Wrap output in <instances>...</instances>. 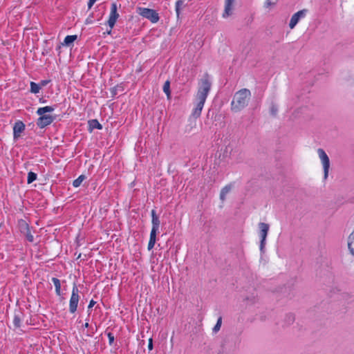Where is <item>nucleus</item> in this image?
I'll return each instance as SVG.
<instances>
[{"mask_svg": "<svg viewBox=\"0 0 354 354\" xmlns=\"http://www.w3.org/2000/svg\"><path fill=\"white\" fill-rule=\"evenodd\" d=\"M210 88L211 82L208 78L204 77L200 80L198 91L195 97L196 106L192 113L194 118H198L201 115Z\"/></svg>", "mask_w": 354, "mask_h": 354, "instance_id": "nucleus-1", "label": "nucleus"}, {"mask_svg": "<svg viewBox=\"0 0 354 354\" xmlns=\"http://www.w3.org/2000/svg\"><path fill=\"white\" fill-rule=\"evenodd\" d=\"M251 96L250 90L243 88L237 91L231 103L232 110L237 112L244 109L248 104Z\"/></svg>", "mask_w": 354, "mask_h": 354, "instance_id": "nucleus-2", "label": "nucleus"}, {"mask_svg": "<svg viewBox=\"0 0 354 354\" xmlns=\"http://www.w3.org/2000/svg\"><path fill=\"white\" fill-rule=\"evenodd\" d=\"M55 109L50 106L40 107L37 109V113L40 115L37 122V124L39 127L44 128L53 122L54 118L50 115H46L45 113H51Z\"/></svg>", "mask_w": 354, "mask_h": 354, "instance_id": "nucleus-3", "label": "nucleus"}, {"mask_svg": "<svg viewBox=\"0 0 354 354\" xmlns=\"http://www.w3.org/2000/svg\"><path fill=\"white\" fill-rule=\"evenodd\" d=\"M137 12L153 24L157 23L160 19L158 13L153 9L140 7L138 8Z\"/></svg>", "mask_w": 354, "mask_h": 354, "instance_id": "nucleus-4", "label": "nucleus"}, {"mask_svg": "<svg viewBox=\"0 0 354 354\" xmlns=\"http://www.w3.org/2000/svg\"><path fill=\"white\" fill-rule=\"evenodd\" d=\"M152 227L150 233V239L148 243V250H151L156 241V234L158 232L160 221L158 217L152 218L151 220Z\"/></svg>", "mask_w": 354, "mask_h": 354, "instance_id": "nucleus-5", "label": "nucleus"}, {"mask_svg": "<svg viewBox=\"0 0 354 354\" xmlns=\"http://www.w3.org/2000/svg\"><path fill=\"white\" fill-rule=\"evenodd\" d=\"M319 158L321 161L322 165L324 169V178L326 179L328 176L329 169H330V160L325 152V151L321 148H319L317 150Z\"/></svg>", "mask_w": 354, "mask_h": 354, "instance_id": "nucleus-6", "label": "nucleus"}, {"mask_svg": "<svg viewBox=\"0 0 354 354\" xmlns=\"http://www.w3.org/2000/svg\"><path fill=\"white\" fill-rule=\"evenodd\" d=\"M79 300V290L77 286L74 285L72 289V294L69 301V310L71 313H74L77 310Z\"/></svg>", "mask_w": 354, "mask_h": 354, "instance_id": "nucleus-7", "label": "nucleus"}, {"mask_svg": "<svg viewBox=\"0 0 354 354\" xmlns=\"http://www.w3.org/2000/svg\"><path fill=\"white\" fill-rule=\"evenodd\" d=\"M119 14L118 12V7L115 3H113L111 6V10L109 14V17L108 19V25L110 27V30L108 31V34H111V29L114 27L116 21L119 18Z\"/></svg>", "mask_w": 354, "mask_h": 354, "instance_id": "nucleus-8", "label": "nucleus"}, {"mask_svg": "<svg viewBox=\"0 0 354 354\" xmlns=\"http://www.w3.org/2000/svg\"><path fill=\"white\" fill-rule=\"evenodd\" d=\"M307 12H308V10L306 9H303V10H299L298 12H295L291 17V19L289 22V28L290 29L295 28V27L299 22V21L301 20L302 19L305 18Z\"/></svg>", "mask_w": 354, "mask_h": 354, "instance_id": "nucleus-9", "label": "nucleus"}, {"mask_svg": "<svg viewBox=\"0 0 354 354\" xmlns=\"http://www.w3.org/2000/svg\"><path fill=\"white\" fill-rule=\"evenodd\" d=\"M259 227L260 230L259 234L261 237V249H262L265 245L270 226L266 223H259Z\"/></svg>", "mask_w": 354, "mask_h": 354, "instance_id": "nucleus-10", "label": "nucleus"}, {"mask_svg": "<svg viewBox=\"0 0 354 354\" xmlns=\"http://www.w3.org/2000/svg\"><path fill=\"white\" fill-rule=\"evenodd\" d=\"M25 129V124L21 121H17L13 127V136L15 139L20 137L21 133Z\"/></svg>", "mask_w": 354, "mask_h": 354, "instance_id": "nucleus-11", "label": "nucleus"}, {"mask_svg": "<svg viewBox=\"0 0 354 354\" xmlns=\"http://www.w3.org/2000/svg\"><path fill=\"white\" fill-rule=\"evenodd\" d=\"M347 248L349 254L354 257V227L346 239Z\"/></svg>", "mask_w": 354, "mask_h": 354, "instance_id": "nucleus-12", "label": "nucleus"}, {"mask_svg": "<svg viewBox=\"0 0 354 354\" xmlns=\"http://www.w3.org/2000/svg\"><path fill=\"white\" fill-rule=\"evenodd\" d=\"M234 0H225V10L223 14L224 18L228 17L232 15L233 12V4Z\"/></svg>", "mask_w": 354, "mask_h": 354, "instance_id": "nucleus-13", "label": "nucleus"}, {"mask_svg": "<svg viewBox=\"0 0 354 354\" xmlns=\"http://www.w3.org/2000/svg\"><path fill=\"white\" fill-rule=\"evenodd\" d=\"M230 191H231V186H230V185L225 186L221 191L220 199L222 201H224L225 200L226 196L230 193Z\"/></svg>", "mask_w": 354, "mask_h": 354, "instance_id": "nucleus-14", "label": "nucleus"}, {"mask_svg": "<svg viewBox=\"0 0 354 354\" xmlns=\"http://www.w3.org/2000/svg\"><path fill=\"white\" fill-rule=\"evenodd\" d=\"M52 281L55 287V291L57 295H61V283L60 281L57 278H53Z\"/></svg>", "mask_w": 354, "mask_h": 354, "instance_id": "nucleus-15", "label": "nucleus"}, {"mask_svg": "<svg viewBox=\"0 0 354 354\" xmlns=\"http://www.w3.org/2000/svg\"><path fill=\"white\" fill-rule=\"evenodd\" d=\"M77 39V35H68L65 37L64 40V44L66 46H69L72 43L74 42Z\"/></svg>", "mask_w": 354, "mask_h": 354, "instance_id": "nucleus-16", "label": "nucleus"}, {"mask_svg": "<svg viewBox=\"0 0 354 354\" xmlns=\"http://www.w3.org/2000/svg\"><path fill=\"white\" fill-rule=\"evenodd\" d=\"M40 86L33 82H30V92L32 93H38L40 91Z\"/></svg>", "mask_w": 354, "mask_h": 354, "instance_id": "nucleus-17", "label": "nucleus"}, {"mask_svg": "<svg viewBox=\"0 0 354 354\" xmlns=\"http://www.w3.org/2000/svg\"><path fill=\"white\" fill-rule=\"evenodd\" d=\"M89 126H90V128L92 129H102V125L96 120H93L90 121Z\"/></svg>", "mask_w": 354, "mask_h": 354, "instance_id": "nucleus-18", "label": "nucleus"}, {"mask_svg": "<svg viewBox=\"0 0 354 354\" xmlns=\"http://www.w3.org/2000/svg\"><path fill=\"white\" fill-rule=\"evenodd\" d=\"M37 179V174L32 171H30L28 174L27 182L28 184L32 183Z\"/></svg>", "mask_w": 354, "mask_h": 354, "instance_id": "nucleus-19", "label": "nucleus"}, {"mask_svg": "<svg viewBox=\"0 0 354 354\" xmlns=\"http://www.w3.org/2000/svg\"><path fill=\"white\" fill-rule=\"evenodd\" d=\"M84 180V176L82 175L73 181V185L75 187H78L81 185V183H82V181Z\"/></svg>", "mask_w": 354, "mask_h": 354, "instance_id": "nucleus-20", "label": "nucleus"}, {"mask_svg": "<svg viewBox=\"0 0 354 354\" xmlns=\"http://www.w3.org/2000/svg\"><path fill=\"white\" fill-rule=\"evenodd\" d=\"M183 3H184V2L182 0H178L176 3V12L178 17L180 15V10L181 8L183 7Z\"/></svg>", "mask_w": 354, "mask_h": 354, "instance_id": "nucleus-21", "label": "nucleus"}, {"mask_svg": "<svg viewBox=\"0 0 354 354\" xmlns=\"http://www.w3.org/2000/svg\"><path fill=\"white\" fill-rule=\"evenodd\" d=\"M279 0H266V3H265V6L267 8H270L272 7H273L274 5H276V3H277Z\"/></svg>", "mask_w": 354, "mask_h": 354, "instance_id": "nucleus-22", "label": "nucleus"}, {"mask_svg": "<svg viewBox=\"0 0 354 354\" xmlns=\"http://www.w3.org/2000/svg\"><path fill=\"white\" fill-rule=\"evenodd\" d=\"M163 91L167 94V97H170V91H169V82L167 81L163 86Z\"/></svg>", "mask_w": 354, "mask_h": 354, "instance_id": "nucleus-23", "label": "nucleus"}, {"mask_svg": "<svg viewBox=\"0 0 354 354\" xmlns=\"http://www.w3.org/2000/svg\"><path fill=\"white\" fill-rule=\"evenodd\" d=\"M13 324L14 326L18 328L21 324V319L18 315H15L13 318Z\"/></svg>", "mask_w": 354, "mask_h": 354, "instance_id": "nucleus-24", "label": "nucleus"}, {"mask_svg": "<svg viewBox=\"0 0 354 354\" xmlns=\"http://www.w3.org/2000/svg\"><path fill=\"white\" fill-rule=\"evenodd\" d=\"M221 323H222V319H221V317H220L218 319L217 322H216L215 326L214 327V330L215 332H217L220 330L221 326Z\"/></svg>", "mask_w": 354, "mask_h": 354, "instance_id": "nucleus-25", "label": "nucleus"}, {"mask_svg": "<svg viewBox=\"0 0 354 354\" xmlns=\"http://www.w3.org/2000/svg\"><path fill=\"white\" fill-rule=\"evenodd\" d=\"M26 238L30 242H32L34 240L33 236L30 234V232L28 227H27Z\"/></svg>", "mask_w": 354, "mask_h": 354, "instance_id": "nucleus-26", "label": "nucleus"}, {"mask_svg": "<svg viewBox=\"0 0 354 354\" xmlns=\"http://www.w3.org/2000/svg\"><path fill=\"white\" fill-rule=\"evenodd\" d=\"M148 348H149V351H151L153 349V339H152V338H150L149 339Z\"/></svg>", "mask_w": 354, "mask_h": 354, "instance_id": "nucleus-27", "label": "nucleus"}, {"mask_svg": "<svg viewBox=\"0 0 354 354\" xmlns=\"http://www.w3.org/2000/svg\"><path fill=\"white\" fill-rule=\"evenodd\" d=\"M108 337H109L110 344H111L114 341L113 335L111 333H109L108 334Z\"/></svg>", "mask_w": 354, "mask_h": 354, "instance_id": "nucleus-28", "label": "nucleus"}, {"mask_svg": "<svg viewBox=\"0 0 354 354\" xmlns=\"http://www.w3.org/2000/svg\"><path fill=\"white\" fill-rule=\"evenodd\" d=\"M95 3V0H89L88 3V8H91Z\"/></svg>", "mask_w": 354, "mask_h": 354, "instance_id": "nucleus-29", "label": "nucleus"}, {"mask_svg": "<svg viewBox=\"0 0 354 354\" xmlns=\"http://www.w3.org/2000/svg\"><path fill=\"white\" fill-rule=\"evenodd\" d=\"M95 304V302L93 300H91L88 304V308H92Z\"/></svg>", "mask_w": 354, "mask_h": 354, "instance_id": "nucleus-30", "label": "nucleus"}, {"mask_svg": "<svg viewBox=\"0 0 354 354\" xmlns=\"http://www.w3.org/2000/svg\"><path fill=\"white\" fill-rule=\"evenodd\" d=\"M151 217H152V218H154V217H158V216L156 215V211H155L154 209H153V210L151 211Z\"/></svg>", "mask_w": 354, "mask_h": 354, "instance_id": "nucleus-31", "label": "nucleus"}, {"mask_svg": "<svg viewBox=\"0 0 354 354\" xmlns=\"http://www.w3.org/2000/svg\"><path fill=\"white\" fill-rule=\"evenodd\" d=\"M47 83H48V81H43V82H41V84L42 86H45L46 84H47Z\"/></svg>", "mask_w": 354, "mask_h": 354, "instance_id": "nucleus-32", "label": "nucleus"}, {"mask_svg": "<svg viewBox=\"0 0 354 354\" xmlns=\"http://www.w3.org/2000/svg\"><path fill=\"white\" fill-rule=\"evenodd\" d=\"M88 326H89L88 322H86L85 323V324H84V327H85V328H88Z\"/></svg>", "mask_w": 354, "mask_h": 354, "instance_id": "nucleus-33", "label": "nucleus"}, {"mask_svg": "<svg viewBox=\"0 0 354 354\" xmlns=\"http://www.w3.org/2000/svg\"><path fill=\"white\" fill-rule=\"evenodd\" d=\"M97 0H95V1L96 2Z\"/></svg>", "mask_w": 354, "mask_h": 354, "instance_id": "nucleus-34", "label": "nucleus"}]
</instances>
